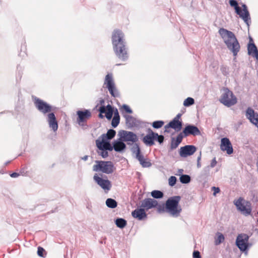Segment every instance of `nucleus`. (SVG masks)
Instances as JSON below:
<instances>
[{
	"label": "nucleus",
	"instance_id": "412c9836",
	"mask_svg": "<svg viewBox=\"0 0 258 258\" xmlns=\"http://www.w3.org/2000/svg\"><path fill=\"white\" fill-rule=\"evenodd\" d=\"M145 211L142 207L141 208H137L132 212V215L134 218L142 221L147 218V215Z\"/></svg>",
	"mask_w": 258,
	"mask_h": 258
},
{
	"label": "nucleus",
	"instance_id": "4be33fe9",
	"mask_svg": "<svg viewBox=\"0 0 258 258\" xmlns=\"http://www.w3.org/2000/svg\"><path fill=\"white\" fill-rule=\"evenodd\" d=\"M157 136V133H154L151 130L149 129L148 134L143 138L144 143L149 146L154 144V140H155V136Z\"/></svg>",
	"mask_w": 258,
	"mask_h": 258
},
{
	"label": "nucleus",
	"instance_id": "c85d7f7f",
	"mask_svg": "<svg viewBox=\"0 0 258 258\" xmlns=\"http://www.w3.org/2000/svg\"><path fill=\"white\" fill-rule=\"evenodd\" d=\"M125 118V122L127 125L129 127H133L136 124V119L131 115H124Z\"/></svg>",
	"mask_w": 258,
	"mask_h": 258
},
{
	"label": "nucleus",
	"instance_id": "1a4fd4ad",
	"mask_svg": "<svg viewBox=\"0 0 258 258\" xmlns=\"http://www.w3.org/2000/svg\"><path fill=\"white\" fill-rule=\"evenodd\" d=\"M249 236L246 234H239L236 240V245L241 251H245L248 247Z\"/></svg>",
	"mask_w": 258,
	"mask_h": 258
},
{
	"label": "nucleus",
	"instance_id": "3c124183",
	"mask_svg": "<svg viewBox=\"0 0 258 258\" xmlns=\"http://www.w3.org/2000/svg\"><path fill=\"white\" fill-rule=\"evenodd\" d=\"M217 163V162L216 161V158H214L211 162L210 165L209 166L211 168H213L216 165Z\"/></svg>",
	"mask_w": 258,
	"mask_h": 258
},
{
	"label": "nucleus",
	"instance_id": "ea45409f",
	"mask_svg": "<svg viewBox=\"0 0 258 258\" xmlns=\"http://www.w3.org/2000/svg\"><path fill=\"white\" fill-rule=\"evenodd\" d=\"M164 121L162 120H158L154 121L152 123V126L155 128H159L164 125Z\"/></svg>",
	"mask_w": 258,
	"mask_h": 258
},
{
	"label": "nucleus",
	"instance_id": "a211bd4d",
	"mask_svg": "<svg viewBox=\"0 0 258 258\" xmlns=\"http://www.w3.org/2000/svg\"><path fill=\"white\" fill-rule=\"evenodd\" d=\"M183 133L185 137L189 135L198 136L201 135L199 129L194 125H187L183 130Z\"/></svg>",
	"mask_w": 258,
	"mask_h": 258
},
{
	"label": "nucleus",
	"instance_id": "c756f323",
	"mask_svg": "<svg viewBox=\"0 0 258 258\" xmlns=\"http://www.w3.org/2000/svg\"><path fill=\"white\" fill-rule=\"evenodd\" d=\"M183 138V136L181 134H179L176 139L175 141H172L171 144V148L172 149H176L179 144L181 142Z\"/></svg>",
	"mask_w": 258,
	"mask_h": 258
},
{
	"label": "nucleus",
	"instance_id": "2f4dec72",
	"mask_svg": "<svg viewBox=\"0 0 258 258\" xmlns=\"http://www.w3.org/2000/svg\"><path fill=\"white\" fill-rule=\"evenodd\" d=\"M116 132L112 129L109 130L106 134H103L101 136L106 140H110L114 137Z\"/></svg>",
	"mask_w": 258,
	"mask_h": 258
},
{
	"label": "nucleus",
	"instance_id": "f257e3e1",
	"mask_svg": "<svg viewBox=\"0 0 258 258\" xmlns=\"http://www.w3.org/2000/svg\"><path fill=\"white\" fill-rule=\"evenodd\" d=\"M123 33L119 30H114L112 35L113 50L117 56L123 61L128 58V53L125 45Z\"/></svg>",
	"mask_w": 258,
	"mask_h": 258
},
{
	"label": "nucleus",
	"instance_id": "423d86ee",
	"mask_svg": "<svg viewBox=\"0 0 258 258\" xmlns=\"http://www.w3.org/2000/svg\"><path fill=\"white\" fill-rule=\"evenodd\" d=\"M104 85L108 89L110 94L114 97L119 96V93L115 87L112 74H108L106 76Z\"/></svg>",
	"mask_w": 258,
	"mask_h": 258
},
{
	"label": "nucleus",
	"instance_id": "603ef678",
	"mask_svg": "<svg viewBox=\"0 0 258 258\" xmlns=\"http://www.w3.org/2000/svg\"><path fill=\"white\" fill-rule=\"evenodd\" d=\"M192 255L194 258H201L200 253L199 251H194Z\"/></svg>",
	"mask_w": 258,
	"mask_h": 258
},
{
	"label": "nucleus",
	"instance_id": "aec40b11",
	"mask_svg": "<svg viewBox=\"0 0 258 258\" xmlns=\"http://www.w3.org/2000/svg\"><path fill=\"white\" fill-rule=\"evenodd\" d=\"M246 116L258 128V114L255 113L252 109L248 108L246 112Z\"/></svg>",
	"mask_w": 258,
	"mask_h": 258
},
{
	"label": "nucleus",
	"instance_id": "5701e85b",
	"mask_svg": "<svg viewBox=\"0 0 258 258\" xmlns=\"http://www.w3.org/2000/svg\"><path fill=\"white\" fill-rule=\"evenodd\" d=\"M99 111L100 112V116L102 117L101 113H105L106 117L110 120L112 117L113 111L112 106L108 104L107 105L106 107L104 106H102L99 108Z\"/></svg>",
	"mask_w": 258,
	"mask_h": 258
},
{
	"label": "nucleus",
	"instance_id": "4468645a",
	"mask_svg": "<svg viewBox=\"0 0 258 258\" xmlns=\"http://www.w3.org/2000/svg\"><path fill=\"white\" fill-rule=\"evenodd\" d=\"M220 149L222 151L226 152L227 154L230 155L233 153V149L229 139L223 138L221 140Z\"/></svg>",
	"mask_w": 258,
	"mask_h": 258
},
{
	"label": "nucleus",
	"instance_id": "4c0bfd02",
	"mask_svg": "<svg viewBox=\"0 0 258 258\" xmlns=\"http://www.w3.org/2000/svg\"><path fill=\"white\" fill-rule=\"evenodd\" d=\"M180 181L182 183H188L190 181V177L188 175H182L180 177Z\"/></svg>",
	"mask_w": 258,
	"mask_h": 258
},
{
	"label": "nucleus",
	"instance_id": "f03ea898",
	"mask_svg": "<svg viewBox=\"0 0 258 258\" xmlns=\"http://www.w3.org/2000/svg\"><path fill=\"white\" fill-rule=\"evenodd\" d=\"M218 32L228 49L234 56H236L240 50V46L235 34L224 28H220Z\"/></svg>",
	"mask_w": 258,
	"mask_h": 258
},
{
	"label": "nucleus",
	"instance_id": "b1692460",
	"mask_svg": "<svg viewBox=\"0 0 258 258\" xmlns=\"http://www.w3.org/2000/svg\"><path fill=\"white\" fill-rule=\"evenodd\" d=\"M112 147L115 151L121 152L126 148V145L119 138L118 140L114 141Z\"/></svg>",
	"mask_w": 258,
	"mask_h": 258
},
{
	"label": "nucleus",
	"instance_id": "79ce46f5",
	"mask_svg": "<svg viewBox=\"0 0 258 258\" xmlns=\"http://www.w3.org/2000/svg\"><path fill=\"white\" fill-rule=\"evenodd\" d=\"M176 182V178L175 176H172L168 179V183L169 185L173 186L175 185Z\"/></svg>",
	"mask_w": 258,
	"mask_h": 258
},
{
	"label": "nucleus",
	"instance_id": "a18cd8bd",
	"mask_svg": "<svg viewBox=\"0 0 258 258\" xmlns=\"http://www.w3.org/2000/svg\"><path fill=\"white\" fill-rule=\"evenodd\" d=\"M210 169L211 167L209 165L205 167L203 170V174L205 175H209L210 174Z\"/></svg>",
	"mask_w": 258,
	"mask_h": 258
},
{
	"label": "nucleus",
	"instance_id": "5fc2aeb1",
	"mask_svg": "<svg viewBox=\"0 0 258 258\" xmlns=\"http://www.w3.org/2000/svg\"><path fill=\"white\" fill-rule=\"evenodd\" d=\"M201 159V155H200L197 159V167L198 168H200L201 167V164L200 162V160Z\"/></svg>",
	"mask_w": 258,
	"mask_h": 258
},
{
	"label": "nucleus",
	"instance_id": "f704fd0d",
	"mask_svg": "<svg viewBox=\"0 0 258 258\" xmlns=\"http://www.w3.org/2000/svg\"><path fill=\"white\" fill-rule=\"evenodd\" d=\"M115 224L118 227L123 228L126 226V221L122 218H117L115 220Z\"/></svg>",
	"mask_w": 258,
	"mask_h": 258
},
{
	"label": "nucleus",
	"instance_id": "a878e982",
	"mask_svg": "<svg viewBox=\"0 0 258 258\" xmlns=\"http://www.w3.org/2000/svg\"><path fill=\"white\" fill-rule=\"evenodd\" d=\"M248 54L258 61V50L253 43H249L247 46Z\"/></svg>",
	"mask_w": 258,
	"mask_h": 258
},
{
	"label": "nucleus",
	"instance_id": "9d476101",
	"mask_svg": "<svg viewBox=\"0 0 258 258\" xmlns=\"http://www.w3.org/2000/svg\"><path fill=\"white\" fill-rule=\"evenodd\" d=\"M93 179L105 192H107L110 190L112 185L111 182L108 179L103 178L97 174H95L93 176Z\"/></svg>",
	"mask_w": 258,
	"mask_h": 258
},
{
	"label": "nucleus",
	"instance_id": "4d7b16f0",
	"mask_svg": "<svg viewBox=\"0 0 258 258\" xmlns=\"http://www.w3.org/2000/svg\"><path fill=\"white\" fill-rule=\"evenodd\" d=\"M181 116V114L180 113H178L173 119H176L177 120H179Z\"/></svg>",
	"mask_w": 258,
	"mask_h": 258
},
{
	"label": "nucleus",
	"instance_id": "49530a36",
	"mask_svg": "<svg viewBox=\"0 0 258 258\" xmlns=\"http://www.w3.org/2000/svg\"><path fill=\"white\" fill-rule=\"evenodd\" d=\"M221 71L222 73L225 76H227L229 74L228 68L226 66L221 67Z\"/></svg>",
	"mask_w": 258,
	"mask_h": 258
},
{
	"label": "nucleus",
	"instance_id": "de8ad7c7",
	"mask_svg": "<svg viewBox=\"0 0 258 258\" xmlns=\"http://www.w3.org/2000/svg\"><path fill=\"white\" fill-rule=\"evenodd\" d=\"M155 140L157 141L160 144H161L164 141V137L162 135H158L157 134V136H155Z\"/></svg>",
	"mask_w": 258,
	"mask_h": 258
},
{
	"label": "nucleus",
	"instance_id": "09e8293b",
	"mask_svg": "<svg viewBox=\"0 0 258 258\" xmlns=\"http://www.w3.org/2000/svg\"><path fill=\"white\" fill-rule=\"evenodd\" d=\"M98 153L103 158H106L108 155V152L107 151V150H101V151L99 152Z\"/></svg>",
	"mask_w": 258,
	"mask_h": 258
},
{
	"label": "nucleus",
	"instance_id": "f8f14e48",
	"mask_svg": "<svg viewBox=\"0 0 258 258\" xmlns=\"http://www.w3.org/2000/svg\"><path fill=\"white\" fill-rule=\"evenodd\" d=\"M78 115L77 122L80 125H83L91 116V112L89 110H78L77 111Z\"/></svg>",
	"mask_w": 258,
	"mask_h": 258
},
{
	"label": "nucleus",
	"instance_id": "6e6552de",
	"mask_svg": "<svg viewBox=\"0 0 258 258\" xmlns=\"http://www.w3.org/2000/svg\"><path fill=\"white\" fill-rule=\"evenodd\" d=\"M235 205L237 209L245 216L251 215V204L249 202L244 200L242 198H239L235 203Z\"/></svg>",
	"mask_w": 258,
	"mask_h": 258
},
{
	"label": "nucleus",
	"instance_id": "dca6fc26",
	"mask_svg": "<svg viewBox=\"0 0 258 258\" xmlns=\"http://www.w3.org/2000/svg\"><path fill=\"white\" fill-rule=\"evenodd\" d=\"M157 204L158 201L154 199L146 198L141 202V207L147 211L155 208L157 206Z\"/></svg>",
	"mask_w": 258,
	"mask_h": 258
},
{
	"label": "nucleus",
	"instance_id": "393cba45",
	"mask_svg": "<svg viewBox=\"0 0 258 258\" xmlns=\"http://www.w3.org/2000/svg\"><path fill=\"white\" fill-rule=\"evenodd\" d=\"M171 127L176 131H179L182 128V122L173 119L168 124L165 126V128L167 129Z\"/></svg>",
	"mask_w": 258,
	"mask_h": 258
},
{
	"label": "nucleus",
	"instance_id": "72a5a7b5",
	"mask_svg": "<svg viewBox=\"0 0 258 258\" xmlns=\"http://www.w3.org/2000/svg\"><path fill=\"white\" fill-rule=\"evenodd\" d=\"M106 206L110 208H115L117 207V202L112 199H107L106 201Z\"/></svg>",
	"mask_w": 258,
	"mask_h": 258
},
{
	"label": "nucleus",
	"instance_id": "c03bdc74",
	"mask_svg": "<svg viewBox=\"0 0 258 258\" xmlns=\"http://www.w3.org/2000/svg\"><path fill=\"white\" fill-rule=\"evenodd\" d=\"M45 252V250L42 247L39 246L37 249V254L41 257H44L43 253Z\"/></svg>",
	"mask_w": 258,
	"mask_h": 258
},
{
	"label": "nucleus",
	"instance_id": "473e14b6",
	"mask_svg": "<svg viewBox=\"0 0 258 258\" xmlns=\"http://www.w3.org/2000/svg\"><path fill=\"white\" fill-rule=\"evenodd\" d=\"M225 237L223 234L220 232H217L215 238V244L216 245H219L224 241Z\"/></svg>",
	"mask_w": 258,
	"mask_h": 258
},
{
	"label": "nucleus",
	"instance_id": "7c9ffc66",
	"mask_svg": "<svg viewBox=\"0 0 258 258\" xmlns=\"http://www.w3.org/2000/svg\"><path fill=\"white\" fill-rule=\"evenodd\" d=\"M120 121V117L117 109L114 113V116L111 121V125L112 127H116L119 124Z\"/></svg>",
	"mask_w": 258,
	"mask_h": 258
},
{
	"label": "nucleus",
	"instance_id": "e433bc0d",
	"mask_svg": "<svg viewBox=\"0 0 258 258\" xmlns=\"http://www.w3.org/2000/svg\"><path fill=\"white\" fill-rule=\"evenodd\" d=\"M229 4L231 7H234L236 13L237 14H239L240 13V7L238 6V3L235 0H230Z\"/></svg>",
	"mask_w": 258,
	"mask_h": 258
},
{
	"label": "nucleus",
	"instance_id": "13d9d810",
	"mask_svg": "<svg viewBox=\"0 0 258 258\" xmlns=\"http://www.w3.org/2000/svg\"><path fill=\"white\" fill-rule=\"evenodd\" d=\"M88 158V156L86 155L85 156H84L82 158V159L84 160V161H86Z\"/></svg>",
	"mask_w": 258,
	"mask_h": 258
},
{
	"label": "nucleus",
	"instance_id": "7ed1b4c3",
	"mask_svg": "<svg viewBox=\"0 0 258 258\" xmlns=\"http://www.w3.org/2000/svg\"><path fill=\"white\" fill-rule=\"evenodd\" d=\"M180 200V196H174L169 198L166 202V212L173 217L179 216L181 212V208L179 206Z\"/></svg>",
	"mask_w": 258,
	"mask_h": 258
},
{
	"label": "nucleus",
	"instance_id": "37998d69",
	"mask_svg": "<svg viewBox=\"0 0 258 258\" xmlns=\"http://www.w3.org/2000/svg\"><path fill=\"white\" fill-rule=\"evenodd\" d=\"M140 164L143 167H149L151 166V163L150 161H148L146 159H145L142 162L140 163Z\"/></svg>",
	"mask_w": 258,
	"mask_h": 258
},
{
	"label": "nucleus",
	"instance_id": "9b49d317",
	"mask_svg": "<svg viewBox=\"0 0 258 258\" xmlns=\"http://www.w3.org/2000/svg\"><path fill=\"white\" fill-rule=\"evenodd\" d=\"M34 103L37 109L43 114L51 113L50 112L52 110L51 106L44 101L36 98L35 100Z\"/></svg>",
	"mask_w": 258,
	"mask_h": 258
},
{
	"label": "nucleus",
	"instance_id": "f3484780",
	"mask_svg": "<svg viewBox=\"0 0 258 258\" xmlns=\"http://www.w3.org/2000/svg\"><path fill=\"white\" fill-rule=\"evenodd\" d=\"M47 121L48 123L49 127L54 132H55L58 129V123L53 113H49L47 115Z\"/></svg>",
	"mask_w": 258,
	"mask_h": 258
},
{
	"label": "nucleus",
	"instance_id": "c9c22d12",
	"mask_svg": "<svg viewBox=\"0 0 258 258\" xmlns=\"http://www.w3.org/2000/svg\"><path fill=\"white\" fill-rule=\"evenodd\" d=\"M151 195L154 199H161L163 197V193L162 191L157 190H153L151 192Z\"/></svg>",
	"mask_w": 258,
	"mask_h": 258
},
{
	"label": "nucleus",
	"instance_id": "20e7f679",
	"mask_svg": "<svg viewBox=\"0 0 258 258\" xmlns=\"http://www.w3.org/2000/svg\"><path fill=\"white\" fill-rule=\"evenodd\" d=\"M219 101L225 106L230 107L236 103L237 98L232 91L228 88H224Z\"/></svg>",
	"mask_w": 258,
	"mask_h": 258
},
{
	"label": "nucleus",
	"instance_id": "ddd939ff",
	"mask_svg": "<svg viewBox=\"0 0 258 258\" xmlns=\"http://www.w3.org/2000/svg\"><path fill=\"white\" fill-rule=\"evenodd\" d=\"M197 150L196 147L194 145H186L180 148L179 154L182 157H186L193 155Z\"/></svg>",
	"mask_w": 258,
	"mask_h": 258
},
{
	"label": "nucleus",
	"instance_id": "39448f33",
	"mask_svg": "<svg viewBox=\"0 0 258 258\" xmlns=\"http://www.w3.org/2000/svg\"><path fill=\"white\" fill-rule=\"evenodd\" d=\"M93 170L96 172H102L106 174H110L113 172V165L111 161H95Z\"/></svg>",
	"mask_w": 258,
	"mask_h": 258
},
{
	"label": "nucleus",
	"instance_id": "2eb2a0df",
	"mask_svg": "<svg viewBox=\"0 0 258 258\" xmlns=\"http://www.w3.org/2000/svg\"><path fill=\"white\" fill-rule=\"evenodd\" d=\"M96 144L97 148L100 150H105L112 151L113 150V147L110 143L101 136H100L98 139L96 140Z\"/></svg>",
	"mask_w": 258,
	"mask_h": 258
},
{
	"label": "nucleus",
	"instance_id": "a19ab883",
	"mask_svg": "<svg viewBox=\"0 0 258 258\" xmlns=\"http://www.w3.org/2000/svg\"><path fill=\"white\" fill-rule=\"evenodd\" d=\"M157 209V211L158 213H163L166 211V205H164V204H157V206H156V207Z\"/></svg>",
	"mask_w": 258,
	"mask_h": 258
},
{
	"label": "nucleus",
	"instance_id": "58836bf2",
	"mask_svg": "<svg viewBox=\"0 0 258 258\" xmlns=\"http://www.w3.org/2000/svg\"><path fill=\"white\" fill-rule=\"evenodd\" d=\"M195 100L192 98L188 97L185 99L183 102V105L184 106H189L194 104Z\"/></svg>",
	"mask_w": 258,
	"mask_h": 258
},
{
	"label": "nucleus",
	"instance_id": "6e6d98bb",
	"mask_svg": "<svg viewBox=\"0 0 258 258\" xmlns=\"http://www.w3.org/2000/svg\"><path fill=\"white\" fill-rule=\"evenodd\" d=\"M19 175V174L18 173H16V172H14L10 175L11 177H12L13 178H16V177H18Z\"/></svg>",
	"mask_w": 258,
	"mask_h": 258
},
{
	"label": "nucleus",
	"instance_id": "864d4df0",
	"mask_svg": "<svg viewBox=\"0 0 258 258\" xmlns=\"http://www.w3.org/2000/svg\"><path fill=\"white\" fill-rule=\"evenodd\" d=\"M212 190L214 191L213 195L215 196L216 194L219 193L220 192V189L219 187L213 186L212 188Z\"/></svg>",
	"mask_w": 258,
	"mask_h": 258
},
{
	"label": "nucleus",
	"instance_id": "cd10ccee",
	"mask_svg": "<svg viewBox=\"0 0 258 258\" xmlns=\"http://www.w3.org/2000/svg\"><path fill=\"white\" fill-rule=\"evenodd\" d=\"M132 151L134 154H136V157L140 162V163L145 160V159L144 158L143 155L140 153V149L137 144H136L135 146L132 148Z\"/></svg>",
	"mask_w": 258,
	"mask_h": 258
},
{
	"label": "nucleus",
	"instance_id": "8fccbe9b",
	"mask_svg": "<svg viewBox=\"0 0 258 258\" xmlns=\"http://www.w3.org/2000/svg\"><path fill=\"white\" fill-rule=\"evenodd\" d=\"M122 108H123V109L127 112V113H132V109L129 107L128 106H127V105H123L122 106Z\"/></svg>",
	"mask_w": 258,
	"mask_h": 258
},
{
	"label": "nucleus",
	"instance_id": "0eeeda50",
	"mask_svg": "<svg viewBox=\"0 0 258 258\" xmlns=\"http://www.w3.org/2000/svg\"><path fill=\"white\" fill-rule=\"evenodd\" d=\"M118 136L124 142H126L127 145H132L136 143L138 140V138L136 134L132 132L121 130L118 133Z\"/></svg>",
	"mask_w": 258,
	"mask_h": 258
},
{
	"label": "nucleus",
	"instance_id": "6ab92c4d",
	"mask_svg": "<svg viewBox=\"0 0 258 258\" xmlns=\"http://www.w3.org/2000/svg\"><path fill=\"white\" fill-rule=\"evenodd\" d=\"M242 7L243 9L241 10L240 8V13L238 15L248 26L249 24L251 23L250 15L246 6L245 4H243Z\"/></svg>",
	"mask_w": 258,
	"mask_h": 258
},
{
	"label": "nucleus",
	"instance_id": "bf43d9fd",
	"mask_svg": "<svg viewBox=\"0 0 258 258\" xmlns=\"http://www.w3.org/2000/svg\"><path fill=\"white\" fill-rule=\"evenodd\" d=\"M179 171H180V172L181 173V172L183 171V170H182V169H181V170H180Z\"/></svg>",
	"mask_w": 258,
	"mask_h": 258
},
{
	"label": "nucleus",
	"instance_id": "052dcab7",
	"mask_svg": "<svg viewBox=\"0 0 258 258\" xmlns=\"http://www.w3.org/2000/svg\"><path fill=\"white\" fill-rule=\"evenodd\" d=\"M250 41H252V38H250Z\"/></svg>",
	"mask_w": 258,
	"mask_h": 258
},
{
	"label": "nucleus",
	"instance_id": "bb28decb",
	"mask_svg": "<svg viewBox=\"0 0 258 258\" xmlns=\"http://www.w3.org/2000/svg\"><path fill=\"white\" fill-rule=\"evenodd\" d=\"M132 151L134 154H136V157L140 162V163L145 160V159L144 158L143 155L140 153V149L137 144H136L135 146L132 148Z\"/></svg>",
	"mask_w": 258,
	"mask_h": 258
}]
</instances>
